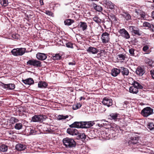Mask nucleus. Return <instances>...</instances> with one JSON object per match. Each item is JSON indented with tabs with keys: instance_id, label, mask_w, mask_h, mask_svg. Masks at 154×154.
<instances>
[{
	"instance_id": "nucleus-8",
	"label": "nucleus",
	"mask_w": 154,
	"mask_h": 154,
	"mask_svg": "<svg viewBox=\"0 0 154 154\" xmlns=\"http://www.w3.org/2000/svg\"><path fill=\"white\" fill-rule=\"evenodd\" d=\"M101 3L105 7H107L111 9H114L115 7H116L113 3L109 0H103Z\"/></svg>"
},
{
	"instance_id": "nucleus-46",
	"label": "nucleus",
	"mask_w": 154,
	"mask_h": 154,
	"mask_svg": "<svg viewBox=\"0 0 154 154\" xmlns=\"http://www.w3.org/2000/svg\"><path fill=\"white\" fill-rule=\"evenodd\" d=\"M66 47L68 48H73V44L71 42L67 43L66 44Z\"/></svg>"
},
{
	"instance_id": "nucleus-25",
	"label": "nucleus",
	"mask_w": 154,
	"mask_h": 154,
	"mask_svg": "<svg viewBox=\"0 0 154 154\" xmlns=\"http://www.w3.org/2000/svg\"><path fill=\"white\" fill-rule=\"evenodd\" d=\"M47 86L48 84L44 81H41L39 82L38 83V87L40 88H45L47 87Z\"/></svg>"
},
{
	"instance_id": "nucleus-31",
	"label": "nucleus",
	"mask_w": 154,
	"mask_h": 154,
	"mask_svg": "<svg viewBox=\"0 0 154 154\" xmlns=\"http://www.w3.org/2000/svg\"><path fill=\"white\" fill-rule=\"evenodd\" d=\"M118 114L116 113H112L109 116L111 119L116 120L117 119L118 115Z\"/></svg>"
},
{
	"instance_id": "nucleus-4",
	"label": "nucleus",
	"mask_w": 154,
	"mask_h": 154,
	"mask_svg": "<svg viewBox=\"0 0 154 154\" xmlns=\"http://www.w3.org/2000/svg\"><path fill=\"white\" fill-rule=\"evenodd\" d=\"M26 51L25 48H14L11 50V53L15 56H20L25 53Z\"/></svg>"
},
{
	"instance_id": "nucleus-24",
	"label": "nucleus",
	"mask_w": 154,
	"mask_h": 154,
	"mask_svg": "<svg viewBox=\"0 0 154 154\" xmlns=\"http://www.w3.org/2000/svg\"><path fill=\"white\" fill-rule=\"evenodd\" d=\"M120 72V69L116 68H114L112 69L111 74L114 77L117 76Z\"/></svg>"
},
{
	"instance_id": "nucleus-61",
	"label": "nucleus",
	"mask_w": 154,
	"mask_h": 154,
	"mask_svg": "<svg viewBox=\"0 0 154 154\" xmlns=\"http://www.w3.org/2000/svg\"><path fill=\"white\" fill-rule=\"evenodd\" d=\"M153 2L154 3V0H152Z\"/></svg>"
},
{
	"instance_id": "nucleus-60",
	"label": "nucleus",
	"mask_w": 154,
	"mask_h": 154,
	"mask_svg": "<svg viewBox=\"0 0 154 154\" xmlns=\"http://www.w3.org/2000/svg\"><path fill=\"white\" fill-rule=\"evenodd\" d=\"M9 133L10 134H13V132H9Z\"/></svg>"
},
{
	"instance_id": "nucleus-44",
	"label": "nucleus",
	"mask_w": 154,
	"mask_h": 154,
	"mask_svg": "<svg viewBox=\"0 0 154 154\" xmlns=\"http://www.w3.org/2000/svg\"><path fill=\"white\" fill-rule=\"evenodd\" d=\"M135 51V50L134 48H130L129 50V52L131 56H134V52Z\"/></svg>"
},
{
	"instance_id": "nucleus-20",
	"label": "nucleus",
	"mask_w": 154,
	"mask_h": 154,
	"mask_svg": "<svg viewBox=\"0 0 154 154\" xmlns=\"http://www.w3.org/2000/svg\"><path fill=\"white\" fill-rule=\"evenodd\" d=\"M3 87L5 88H7L9 90H13L15 88V85L14 84L11 83L9 84H3Z\"/></svg>"
},
{
	"instance_id": "nucleus-52",
	"label": "nucleus",
	"mask_w": 154,
	"mask_h": 154,
	"mask_svg": "<svg viewBox=\"0 0 154 154\" xmlns=\"http://www.w3.org/2000/svg\"><path fill=\"white\" fill-rule=\"evenodd\" d=\"M150 74L152 78L154 79V70H152L150 71Z\"/></svg>"
},
{
	"instance_id": "nucleus-32",
	"label": "nucleus",
	"mask_w": 154,
	"mask_h": 154,
	"mask_svg": "<svg viewBox=\"0 0 154 154\" xmlns=\"http://www.w3.org/2000/svg\"><path fill=\"white\" fill-rule=\"evenodd\" d=\"M23 127L22 124L20 123H17L14 126V128L17 130H19L22 128Z\"/></svg>"
},
{
	"instance_id": "nucleus-26",
	"label": "nucleus",
	"mask_w": 154,
	"mask_h": 154,
	"mask_svg": "<svg viewBox=\"0 0 154 154\" xmlns=\"http://www.w3.org/2000/svg\"><path fill=\"white\" fill-rule=\"evenodd\" d=\"M98 125L100 127H104L107 126L109 125L108 122L104 121L103 120L100 121V122L98 124Z\"/></svg>"
},
{
	"instance_id": "nucleus-42",
	"label": "nucleus",
	"mask_w": 154,
	"mask_h": 154,
	"mask_svg": "<svg viewBox=\"0 0 154 154\" xmlns=\"http://www.w3.org/2000/svg\"><path fill=\"white\" fill-rule=\"evenodd\" d=\"M146 64H148L149 66H151L153 63V61L152 60L148 59L146 60Z\"/></svg>"
},
{
	"instance_id": "nucleus-58",
	"label": "nucleus",
	"mask_w": 154,
	"mask_h": 154,
	"mask_svg": "<svg viewBox=\"0 0 154 154\" xmlns=\"http://www.w3.org/2000/svg\"><path fill=\"white\" fill-rule=\"evenodd\" d=\"M152 17L154 19V11H153L152 13Z\"/></svg>"
},
{
	"instance_id": "nucleus-35",
	"label": "nucleus",
	"mask_w": 154,
	"mask_h": 154,
	"mask_svg": "<svg viewBox=\"0 0 154 154\" xmlns=\"http://www.w3.org/2000/svg\"><path fill=\"white\" fill-rule=\"evenodd\" d=\"M0 3L3 6H6L8 4V0H0Z\"/></svg>"
},
{
	"instance_id": "nucleus-43",
	"label": "nucleus",
	"mask_w": 154,
	"mask_h": 154,
	"mask_svg": "<svg viewBox=\"0 0 154 154\" xmlns=\"http://www.w3.org/2000/svg\"><path fill=\"white\" fill-rule=\"evenodd\" d=\"M53 60H59L61 58V56L59 54H56L52 56Z\"/></svg>"
},
{
	"instance_id": "nucleus-23",
	"label": "nucleus",
	"mask_w": 154,
	"mask_h": 154,
	"mask_svg": "<svg viewBox=\"0 0 154 154\" xmlns=\"http://www.w3.org/2000/svg\"><path fill=\"white\" fill-rule=\"evenodd\" d=\"M22 82L26 85H31L34 83L33 80L32 78H28L25 80H23Z\"/></svg>"
},
{
	"instance_id": "nucleus-40",
	"label": "nucleus",
	"mask_w": 154,
	"mask_h": 154,
	"mask_svg": "<svg viewBox=\"0 0 154 154\" xmlns=\"http://www.w3.org/2000/svg\"><path fill=\"white\" fill-rule=\"evenodd\" d=\"M93 20L97 24H99L101 22V20L97 16H95L93 18Z\"/></svg>"
},
{
	"instance_id": "nucleus-10",
	"label": "nucleus",
	"mask_w": 154,
	"mask_h": 154,
	"mask_svg": "<svg viewBox=\"0 0 154 154\" xmlns=\"http://www.w3.org/2000/svg\"><path fill=\"white\" fill-rule=\"evenodd\" d=\"M109 34L107 32H105L102 34L101 39L102 42L104 44H106L109 41Z\"/></svg>"
},
{
	"instance_id": "nucleus-50",
	"label": "nucleus",
	"mask_w": 154,
	"mask_h": 154,
	"mask_svg": "<svg viewBox=\"0 0 154 154\" xmlns=\"http://www.w3.org/2000/svg\"><path fill=\"white\" fill-rule=\"evenodd\" d=\"M30 131L29 132L30 134L31 135L35 134V131L32 128V129L31 128L29 129Z\"/></svg>"
},
{
	"instance_id": "nucleus-55",
	"label": "nucleus",
	"mask_w": 154,
	"mask_h": 154,
	"mask_svg": "<svg viewBox=\"0 0 154 154\" xmlns=\"http://www.w3.org/2000/svg\"><path fill=\"white\" fill-rule=\"evenodd\" d=\"M46 14L49 15H51V12L50 11H47L46 12Z\"/></svg>"
},
{
	"instance_id": "nucleus-21",
	"label": "nucleus",
	"mask_w": 154,
	"mask_h": 154,
	"mask_svg": "<svg viewBox=\"0 0 154 154\" xmlns=\"http://www.w3.org/2000/svg\"><path fill=\"white\" fill-rule=\"evenodd\" d=\"M15 148L18 150L22 151L25 150L26 149V147L25 145L19 143L16 145Z\"/></svg>"
},
{
	"instance_id": "nucleus-56",
	"label": "nucleus",
	"mask_w": 154,
	"mask_h": 154,
	"mask_svg": "<svg viewBox=\"0 0 154 154\" xmlns=\"http://www.w3.org/2000/svg\"><path fill=\"white\" fill-rule=\"evenodd\" d=\"M39 2L41 5H44L43 0H39Z\"/></svg>"
},
{
	"instance_id": "nucleus-62",
	"label": "nucleus",
	"mask_w": 154,
	"mask_h": 154,
	"mask_svg": "<svg viewBox=\"0 0 154 154\" xmlns=\"http://www.w3.org/2000/svg\"><path fill=\"white\" fill-rule=\"evenodd\" d=\"M153 88H154V86Z\"/></svg>"
},
{
	"instance_id": "nucleus-41",
	"label": "nucleus",
	"mask_w": 154,
	"mask_h": 154,
	"mask_svg": "<svg viewBox=\"0 0 154 154\" xmlns=\"http://www.w3.org/2000/svg\"><path fill=\"white\" fill-rule=\"evenodd\" d=\"M122 36L127 39H129L130 38V35L126 30L125 31L124 33L122 35Z\"/></svg>"
},
{
	"instance_id": "nucleus-53",
	"label": "nucleus",
	"mask_w": 154,
	"mask_h": 154,
	"mask_svg": "<svg viewBox=\"0 0 154 154\" xmlns=\"http://www.w3.org/2000/svg\"><path fill=\"white\" fill-rule=\"evenodd\" d=\"M18 35L17 34H13L12 37L15 39H17L18 38Z\"/></svg>"
},
{
	"instance_id": "nucleus-39",
	"label": "nucleus",
	"mask_w": 154,
	"mask_h": 154,
	"mask_svg": "<svg viewBox=\"0 0 154 154\" xmlns=\"http://www.w3.org/2000/svg\"><path fill=\"white\" fill-rule=\"evenodd\" d=\"M78 134V137L79 138L84 140L86 138V135L84 133H80L79 134V133Z\"/></svg>"
},
{
	"instance_id": "nucleus-27",
	"label": "nucleus",
	"mask_w": 154,
	"mask_h": 154,
	"mask_svg": "<svg viewBox=\"0 0 154 154\" xmlns=\"http://www.w3.org/2000/svg\"><path fill=\"white\" fill-rule=\"evenodd\" d=\"M92 6L94 9L98 11H101L103 10L102 7L99 5H97L95 3H92Z\"/></svg>"
},
{
	"instance_id": "nucleus-29",
	"label": "nucleus",
	"mask_w": 154,
	"mask_h": 154,
	"mask_svg": "<svg viewBox=\"0 0 154 154\" xmlns=\"http://www.w3.org/2000/svg\"><path fill=\"white\" fill-rule=\"evenodd\" d=\"M126 55L122 54H119L118 55L117 59L121 62H123L126 57Z\"/></svg>"
},
{
	"instance_id": "nucleus-16",
	"label": "nucleus",
	"mask_w": 154,
	"mask_h": 154,
	"mask_svg": "<svg viewBox=\"0 0 154 154\" xmlns=\"http://www.w3.org/2000/svg\"><path fill=\"white\" fill-rule=\"evenodd\" d=\"M136 72L137 75L142 76L145 73V71L143 67L139 66L136 70Z\"/></svg>"
},
{
	"instance_id": "nucleus-1",
	"label": "nucleus",
	"mask_w": 154,
	"mask_h": 154,
	"mask_svg": "<svg viewBox=\"0 0 154 154\" xmlns=\"http://www.w3.org/2000/svg\"><path fill=\"white\" fill-rule=\"evenodd\" d=\"M132 85L133 86L129 88V92L134 94H137L138 92V89H142L143 88L140 83L135 81L132 82Z\"/></svg>"
},
{
	"instance_id": "nucleus-6",
	"label": "nucleus",
	"mask_w": 154,
	"mask_h": 154,
	"mask_svg": "<svg viewBox=\"0 0 154 154\" xmlns=\"http://www.w3.org/2000/svg\"><path fill=\"white\" fill-rule=\"evenodd\" d=\"M46 118V116L44 115H35L32 117L31 121L33 122H42Z\"/></svg>"
},
{
	"instance_id": "nucleus-34",
	"label": "nucleus",
	"mask_w": 154,
	"mask_h": 154,
	"mask_svg": "<svg viewBox=\"0 0 154 154\" xmlns=\"http://www.w3.org/2000/svg\"><path fill=\"white\" fill-rule=\"evenodd\" d=\"M69 117L68 115H66L65 116H63V115H59L58 116L57 119L58 120H64L66 118H67Z\"/></svg>"
},
{
	"instance_id": "nucleus-14",
	"label": "nucleus",
	"mask_w": 154,
	"mask_h": 154,
	"mask_svg": "<svg viewBox=\"0 0 154 154\" xmlns=\"http://www.w3.org/2000/svg\"><path fill=\"white\" fill-rule=\"evenodd\" d=\"M121 15L124 19V20L128 21L131 19V15L128 12L123 11Z\"/></svg>"
},
{
	"instance_id": "nucleus-28",
	"label": "nucleus",
	"mask_w": 154,
	"mask_h": 154,
	"mask_svg": "<svg viewBox=\"0 0 154 154\" xmlns=\"http://www.w3.org/2000/svg\"><path fill=\"white\" fill-rule=\"evenodd\" d=\"M79 24H80V27L82 28L83 31L85 30L87 28V25L85 22H81Z\"/></svg>"
},
{
	"instance_id": "nucleus-3",
	"label": "nucleus",
	"mask_w": 154,
	"mask_h": 154,
	"mask_svg": "<svg viewBox=\"0 0 154 154\" xmlns=\"http://www.w3.org/2000/svg\"><path fill=\"white\" fill-rule=\"evenodd\" d=\"M139 140V138L138 137H132L128 140V144L130 145H134L135 147L138 148V147L137 146L140 144L138 142Z\"/></svg>"
},
{
	"instance_id": "nucleus-30",
	"label": "nucleus",
	"mask_w": 154,
	"mask_h": 154,
	"mask_svg": "<svg viewBox=\"0 0 154 154\" xmlns=\"http://www.w3.org/2000/svg\"><path fill=\"white\" fill-rule=\"evenodd\" d=\"M74 20L71 19H67L65 20L64 23L65 25L70 26L74 22Z\"/></svg>"
},
{
	"instance_id": "nucleus-13",
	"label": "nucleus",
	"mask_w": 154,
	"mask_h": 154,
	"mask_svg": "<svg viewBox=\"0 0 154 154\" xmlns=\"http://www.w3.org/2000/svg\"><path fill=\"white\" fill-rule=\"evenodd\" d=\"M67 132L72 135H76L79 134L78 130L73 128H68L67 130Z\"/></svg>"
},
{
	"instance_id": "nucleus-45",
	"label": "nucleus",
	"mask_w": 154,
	"mask_h": 154,
	"mask_svg": "<svg viewBox=\"0 0 154 154\" xmlns=\"http://www.w3.org/2000/svg\"><path fill=\"white\" fill-rule=\"evenodd\" d=\"M48 127H49V126ZM43 129L44 131H46L47 132L49 133H51L52 132V130L49 127H44L43 128Z\"/></svg>"
},
{
	"instance_id": "nucleus-19",
	"label": "nucleus",
	"mask_w": 154,
	"mask_h": 154,
	"mask_svg": "<svg viewBox=\"0 0 154 154\" xmlns=\"http://www.w3.org/2000/svg\"><path fill=\"white\" fill-rule=\"evenodd\" d=\"M135 12L138 15L137 17L139 19H144L145 18V13L144 12L138 10H136Z\"/></svg>"
},
{
	"instance_id": "nucleus-57",
	"label": "nucleus",
	"mask_w": 154,
	"mask_h": 154,
	"mask_svg": "<svg viewBox=\"0 0 154 154\" xmlns=\"http://www.w3.org/2000/svg\"><path fill=\"white\" fill-rule=\"evenodd\" d=\"M75 64V63L74 62H69V65H74Z\"/></svg>"
},
{
	"instance_id": "nucleus-54",
	"label": "nucleus",
	"mask_w": 154,
	"mask_h": 154,
	"mask_svg": "<svg viewBox=\"0 0 154 154\" xmlns=\"http://www.w3.org/2000/svg\"><path fill=\"white\" fill-rule=\"evenodd\" d=\"M150 28V30H152L153 32H154V24H152Z\"/></svg>"
},
{
	"instance_id": "nucleus-22",
	"label": "nucleus",
	"mask_w": 154,
	"mask_h": 154,
	"mask_svg": "<svg viewBox=\"0 0 154 154\" xmlns=\"http://www.w3.org/2000/svg\"><path fill=\"white\" fill-rule=\"evenodd\" d=\"M120 68L122 70L120 71L123 75H128L129 73V71L128 69L126 68L123 67H121Z\"/></svg>"
},
{
	"instance_id": "nucleus-18",
	"label": "nucleus",
	"mask_w": 154,
	"mask_h": 154,
	"mask_svg": "<svg viewBox=\"0 0 154 154\" xmlns=\"http://www.w3.org/2000/svg\"><path fill=\"white\" fill-rule=\"evenodd\" d=\"M87 51L88 53L93 54H96L99 51L97 48L92 47H89Z\"/></svg>"
},
{
	"instance_id": "nucleus-51",
	"label": "nucleus",
	"mask_w": 154,
	"mask_h": 154,
	"mask_svg": "<svg viewBox=\"0 0 154 154\" xmlns=\"http://www.w3.org/2000/svg\"><path fill=\"white\" fill-rule=\"evenodd\" d=\"M126 30H125V29H120L119 32L122 35H123L124 33L125 32V31Z\"/></svg>"
},
{
	"instance_id": "nucleus-7",
	"label": "nucleus",
	"mask_w": 154,
	"mask_h": 154,
	"mask_svg": "<svg viewBox=\"0 0 154 154\" xmlns=\"http://www.w3.org/2000/svg\"><path fill=\"white\" fill-rule=\"evenodd\" d=\"M153 112V109L150 107H147L142 110L141 114L144 117H147L152 114Z\"/></svg>"
},
{
	"instance_id": "nucleus-47",
	"label": "nucleus",
	"mask_w": 154,
	"mask_h": 154,
	"mask_svg": "<svg viewBox=\"0 0 154 154\" xmlns=\"http://www.w3.org/2000/svg\"><path fill=\"white\" fill-rule=\"evenodd\" d=\"M109 17H110V20H111V21H115L117 20L116 18L115 15H110Z\"/></svg>"
},
{
	"instance_id": "nucleus-2",
	"label": "nucleus",
	"mask_w": 154,
	"mask_h": 154,
	"mask_svg": "<svg viewBox=\"0 0 154 154\" xmlns=\"http://www.w3.org/2000/svg\"><path fill=\"white\" fill-rule=\"evenodd\" d=\"M63 143L67 148L74 147L76 145V143L73 139L67 137L63 139Z\"/></svg>"
},
{
	"instance_id": "nucleus-33",
	"label": "nucleus",
	"mask_w": 154,
	"mask_h": 154,
	"mask_svg": "<svg viewBox=\"0 0 154 154\" xmlns=\"http://www.w3.org/2000/svg\"><path fill=\"white\" fill-rule=\"evenodd\" d=\"M8 149L7 146L5 145H2L0 146V150L2 152L6 151Z\"/></svg>"
},
{
	"instance_id": "nucleus-12",
	"label": "nucleus",
	"mask_w": 154,
	"mask_h": 154,
	"mask_svg": "<svg viewBox=\"0 0 154 154\" xmlns=\"http://www.w3.org/2000/svg\"><path fill=\"white\" fill-rule=\"evenodd\" d=\"M69 126L71 128H84L83 122H75Z\"/></svg>"
},
{
	"instance_id": "nucleus-5",
	"label": "nucleus",
	"mask_w": 154,
	"mask_h": 154,
	"mask_svg": "<svg viewBox=\"0 0 154 154\" xmlns=\"http://www.w3.org/2000/svg\"><path fill=\"white\" fill-rule=\"evenodd\" d=\"M27 65L32 66L34 67H40L42 66L41 62L37 60L32 59L27 62Z\"/></svg>"
},
{
	"instance_id": "nucleus-48",
	"label": "nucleus",
	"mask_w": 154,
	"mask_h": 154,
	"mask_svg": "<svg viewBox=\"0 0 154 154\" xmlns=\"http://www.w3.org/2000/svg\"><path fill=\"white\" fill-rule=\"evenodd\" d=\"M149 46L147 45H146L143 47V50L145 52H147V51L149 49Z\"/></svg>"
},
{
	"instance_id": "nucleus-11",
	"label": "nucleus",
	"mask_w": 154,
	"mask_h": 154,
	"mask_svg": "<svg viewBox=\"0 0 154 154\" xmlns=\"http://www.w3.org/2000/svg\"><path fill=\"white\" fill-rule=\"evenodd\" d=\"M102 103L104 105L109 107L112 105V101L110 98L106 97L103 99Z\"/></svg>"
},
{
	"instance_id": "nucleus-38",
	"label": "nucleus",
	"mask_w": 154,
	"mask_h": 154,
	"mask_svg": "<svg viewBox=\"0 0 154 154\" xmlns=\"http://www.w3.org/2000/svg\"><path fill=\"white\" fill-rule=\"evenodd\" d=\"M82 106V104L80 103H77L76 104L74 105L73 107V109L74 110H76L79 109Z\"/></svg>"
},
{
	"instance_id": "nucleus-59",
	"label": "nucleus",
	"mask_w": 154,
	"mask_h": 154,
	"mask_svg": "<svg viewBox=\"0 0 154 154\" xmlns=\"http://www.w3.org/2000/svg\"><path fill=\"white\" fill-rule=\"evenodd\" d=\"M85 98L83 97H81L80 98V100H82V99L85 100Z\"/></svg>"
},
{
	"instance_id": "nucleus-37",
	"label": "nucleus",
	"mask_w": 154,
	"mask_h": 154,
	"mask_svg": "<svg viewBox=\"0 0 154 154\" xmlns=\"http://www.w3.org/2000/svg\"><path fill=\"white\" fill-rule=\"evenodd\" d=\"M152 24H151L148 22H145L143 23V26L147 28V29H150Z\"/></svg>"
},
{
	"instance_id": "nucleus-36",
	"label": "nucleus",
	"mask_w": 154,
	"mask_h": 154,
	"mask_svg": "<svg viewBox=\"0 0 154 154\" xmlns=\"http://www.w3.org/2000/svg\"><path fill=\"white\" fill-rule=\"evenodd\" d=\"M147 128L150 130H153L154 129V124L152 122L148 123Z\"/></svg>"
},
{
	"instance_id": "nucleus-15",
	"label": "nucleus",
	"mask_w": 154,
	"mask_h": 154,
	"mask_svg": "<svg viewBox=\"0 0 154 154\" xmlns=\"http://www.w3.org/2000/svg\"><path fill=\"white\" fill-rule=\"evenodd\" d=\"M36 57L38 60H45L47 57L46 54L40 53H38L36 54Z\"/></svg>"
},
{
	"instance_id": "nucleus-17",
	"label": "nucleus",
	"mask_w": 154,
	"mask_h": 154,
	"mask_svg": "<svg viewBox=\"0 0 154 154\" xmlns=\"http://www.w3.org/2000/svg\"><path fill=\"white\" fill-rule=\"evenodd\" d=\"M95 124L94 121H89L83 122L84 128H89Z\"/></svg>"
},
{
	"instance_id": "nucleus-9",
	"label": "nucleus",
	"mask_w": 154,
	"mask_h": 154,
	"mask_svg": "<svg viewBox=\"0 0 154 154\" xmlns=\"http://www.w3.org/2000/svg\"><path fill=\"white\" fill-rule=\"evenodd\" d=\"M129 29L131 32L133 34L140 36L142 35L141 32L140 31L139 29L137 27L134 26H129Z\"/></svg>"
},
{
	"instance_id": "nucleus-49",
	"label": "nucleus",
	"mask_w": 154,
	"mask_h": 154,
	"mask_svg": "<svg viewBox=\"0 0 154 154\" xmlns=\"http://www.w3.org/2000/svg\"><path fill=\"white\" fill-rule=\"evenodd\" d=\"M11 121H12V123H13V122L14 123L17 122L18 121V119L16 118L15 117L11 118Z\"/></svg>"
}]
</instances>
